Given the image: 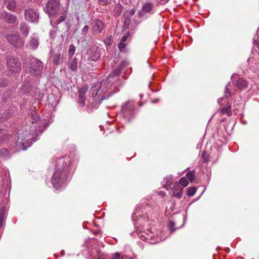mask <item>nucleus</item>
<instances>
[{
    "label": "nucleus",
    "mask_w": 259,
    "mask_h": 259,
    "mask_svg": "<svg viewBox=\"0 0 259 259\" xmlns=\"http://www.w3.org/2000/svg\"><path fill=\"white\" fill-rule=\"evenodd\" d=\"M67 178V164L63 158L58 159L55 171L51 179L52 184L56 189H59Z\"/></svg>",
    "instance_id": "nucleus-1"
},
{
    "label": "nucleus",
    "mask_w": 259,
    "mask_h": 259,
    "mask_svg": "<svg viewBox=\"0 0 259 259\" xmlns=\"http://www.w3.org/2000/svg\"><path fill=\"white\" fill-rule=\"evenodd\" d=\"M33 136L27 131L19 134L16 145L20 150H25L32 143Z\"/></svg>",
    "instance_id": "nucleus-2"
},
{
    "label": "nucleus",
    "mask_w": 259,
    "mask_h": 259,
    "mask_svg": "<svg viewBox=\"0 0 259 259\" xmlns=\"http://www.w3.org/2000/svg\"><path fill=\"white\" fill-rule=\"evenodd\" d=\"M7 68L12 73H18L21 69V63L16 57L8 55L6 57Z\"/></svg>",
    "instance_id": "nucleus-3"
},
{
    "label": "nucleus",
    "mask_w": 259,
    "mask_h": 259,
    "mask_svg": "<svg viewBox=\"0 0 259 259\" xmlns=\"http://www.w3.org/2000/svg\"><path fill=\"white\" fill-rule=\"evenodd\" d=\"M60 9V2L58 0H49L46 5L45 12L50 17H53L58 14Z\"/></svg>",
    "instance_id": "nucleus-4"
},
{
    "label": "nucleus",
    "mask_w": 259,
    "mask_h": 259,
    "mask_svg": "<svg viewBox=\"0 0 259 259\" xmlns=\"http://www.w3.org/2000/svg\"><path fill=\"white\" fill-rule=\"evenodd\" d=\"M42 62L36 58L30 60L29 62V72L31 75L38 76L42 69Z\"/></svg>",
    "instance_id": "nucleus-5"
},
{
    "label": "nucleus",
    "mask_w": 259,
    "mask_h": 259,
    "mask_svg": "<svg viewBox=\"0 0 259 259\" xmlns=\"http://www.w3.org/2000/svg\"><path fill=\"white\" fill-rule=\"evenodd\" d=\"M7 41L15 48H21L24 45V40L19 35L10 34L6 36Z\"/></svg>",
    "instance_id": "nucleus-6"
},
{
    "label": "nucleus",
    "mask_w": 259,
    "mask_h": 259,
    "mask_svg": "<svg viewBox=\"0 0 259 259\" xmlns=\"http://www.w3.org/2000/svg\"><path fill=\"white\" fill-rule=\"evenodd\" d=\"M25 18L32 22L37 23L39 20V13L37 11L33 8L26 9L24 12Z\"/></svg>",
    "instance_id": "nucleus-7"
},
{
    "label": "nucleus",
    "mask_w": 259,
    "mask_h": 259,
    "mask_svg": "<svg viewBox=\"0 0 259 259\" xmlns=\"http://www.w3.org/2000/svg\"><path fill=\"white\" fill-rule=\"evenodd\" d=\"M93 33L98 34L101 32L105 27L104 23L100 19H95L91 23Z\"/></svg>",
    "instance_id": "nucleus-8"
},
{
    "label": "nucleus",
    "mask_w": 259,
    "mask_h": 259,
    "mask_svg": "<svg viewBox=\"0 0 259 259\" xmlns=\"http://www.w3.org/2000/svg\"><path fill=\"white\" fill-rule=\"evenodd\" d=\"M154 12V4L151 2H146L144 4L142 8V11H140L138 14L141 17L143 16V13L152 14Z\"/></svg>",
    "instance_id": "nucleus-9"
},
{
    "label": "nucleus",
    "mask_w": 259,
    "mask_h": 259,
    "mask_svg": "<svg viewBox=\"0 0 259 259\" xmlns=\"http://www.w3.org/2000/svg\"><path fill=\"white\" fill-rule=\"evenodd\" d=\"M39 44V37L37 35L33 34L30 36L28 44L26 45V47L35 50L37 49Z\"/></svg>",
    "instance_id": "nucleus-10"
},
{
    "label": "nucleus",
    "mask_w": 259,
    "mask_h": 259,
    "mask_svg": "<svg viewBox=\"0 0 259 259\" xmlns=\"http://www.w3.org/2000/svg\"><path fill=\"white\" fill-rule=\"evenodd\" d=\"M0 16L2 19L9 24H13L17 20V17L15 15L9 13L5 11L2 12Z\"/></svg>",
    "instance_id": "nucleus-11"
},
{
    "label": "nucleus",
    "mask_w": 259,
    "mask_h": 259,
    "mask_svg": "<svg viewBox=\"0 0 259 259\" xmlns=\"http://www.w3.org/2000/svg\"><path fill=\"white\" fill-rule=\"evenodd\" d=\"M172 193L174 196L180 199L182 197L183 194V188L178 182H175L173 184L172 188Z\"/></svg>",
    "instance_id": "nucleus-12"
},
{
    "label": "nucleus",
    "mask_w": 259,
    "mask_h": 259,
    "mask_svg": "<svg viewBox=\"0 0 259 259\" xmlns=\"http://www.w3.org/2000/svg\"><path fill=\"white\" fill-rule=\"evenodd\" d=\"M127 66V63L124 61H122L119 66L115 69V70L112 72V74H110L108 76V79L111 78V77H116L119 75V74L120 73L121 70Z\"/></svg>",
    "instance_id": "nucleus-13"
},
{
    "label": "nucleus",
    "mask_w": 259,
    "mask_h": 259,
    "mask_svg": "<svg viewBox=\"0 0 259 259\" xmlns=\"http://www.w3.org/2000/svg\"><path fill=\"white\" fill-rule=\"evenodd\" d=\"M30 29V27L26 22H21L19 26V30L21 33L24 36V37H26L28 35Z\"/></svg>",
    "instance_id": "nucleus-14"
},
{
    "label": "nucleus",
    "mask_w": 259,
    "mask_h": 259,
    "mask_svg": "<svg viewBox=\"0 0 259 259\" xmlns=\"http://www.w3.org/2000/svg\"><path fill=\"white\" fill-rule=\"evenodd\" d=\"M135 109V105L133 102H127L122 107V111L125 114H129Z\"/></svg>",
    "instance_id": "nucleus-15"
},
{
    "label": "nucleus",
    "mask_w": 259,
    "mask_h": 259,
    "mask_svg": "<svg viewBox=\"0 0 259 259\" xmlns=\"http://www.w3.org/2000/svg\"><path fill=\"white\" fill-rule=\"evenodd\" d=\"M221 112L222 114H226L229 116H231L232 114L231 110V103L227 101V105L221 109Z\"/></svg>",
    "instance_id": "nucleus-16"
},
{
    "label": "nucleus",
    "mask_w": 259,
    "mask_h": 259,
    "mask_svg": "<svg viewBox=\"0 0 259 259\" xmlns=\"http://www.w3.org/2000/svg\"><path fill=\"white\" fill-rule=\"evenodd\" d=\"M78 61L76 58L69 57L68 60V67L72 71L76 70L77 67Z\"/></svg>",
    "instance_id": "nucleus-17"
},
{
    "label": "nucleus",
    "mask_w": 259,
    "mask_h": 259,
    "mask_svg": "<svg viewBox=\"0 0 259 259\" xmlns=\"http://www.w3.org/2000/svg\"><path fill=\"white\" fill-rule=\"evenodd\" d=\"M5 5L8 10L12 11H14L16 8L15 0H5Z\"/></svg>",
    "instance_id": "nucleus-18"
},
{
    "label": "nucleus",
    "mask_w": 259,
    "mask_h": 259,
    "mask_svg": "<svg viewBox=\"0 0 259 259\" xmlns=\"http://www.w3.org/2000/svg\"><path fill=\"white\" fill-rule=\"evenodd\" d=\"M66 19V11L64 12V13L62 14V15L60 16L57 20H56L53 23H52V21H51V24L53 26L56 27L58 25H59L61 22H63Z\"/></svg>",
    "instance_id": "nucleus-19"
},
{
    "label": "nucleus",
    "mask_w": 259,
    "mask_h": 259,
    "mask_svg": "<svg viewBox=\"0 0 259 259\" xmlns=\"http://www.w3.org/2000/svg\"><path fill=\"white\" fill-rule=\"evenodd\" d=\"M63 61V56L60 53H56L53 57V63L56 65L62 64Z\"/></svg>",
    "instance_id": "nucleus-20"
},
{
    "label": "nucleus",
    "mask_w": 259,
    "mask_h": 259,
    "mask_svg": "<svg viewBox=\"0 0 259 259\" xmlns=\"http://www.w3.org/2000/svg\"><path fill=\"white\" fill-rule=\"evenodd\" d=\"M88 90V88L87 86H84L80 88L79 91L78 98H85V95Z\"/></svg>",
    "instance_id": "nucleus-21"
},
{
    "label": "nucleus",
    "mask_w": 259,
    "mask_h": 259,
    "mask_svg": "<svg viewBox=\"0 0 259 259\" xmlns=\"http://www.w3.org/2000/svg\"><path fill=\"white\" fill-rule=\"evenodd\" d=\"M186 176L187 180L188 179L191 182H192L195 179V173L193 170L190 171L186 174Z\"/></svg>",
    "instance_id": "nucleus-22"
},
{
    "label": "nucleus",
    "mask_w": 259,
    "mask_h": 259,
    "mask_svg": "<svg viewBox=\"0 0 259 259\" xmlns=\"http://www.w3.org/2000/svg\"><path fill=\"white\" fill-rule=\"evenodd\" d=\"M75 52V46L71 44L69 45V49L68 51V54L69 57H72L73 55L74 54Z\"/></svg>",
    "instance_id": "nucleus-23"
},
{
    "label": "nucleus",
    "mask_w": 259,
    "mask_h": 259,
    "mask_svg": "<svg viewBox=\"0 0 259 259\" xmlns=\"http://www.w3.org/2000/svg\"><path fill=\"white\" fill-rule=\"evenodd\" d=\"M247 84V82H236V87L240 90L246 89Z\"/></svg>",
    "instance_id": "nucleus-24"
},
{
    "label": "nucleus",
    "mask_w": 259,
    "mask_h": 259,
    "mask_svg": "<svg viewBox=\"0 0 259 259\" xmlns=\"http://www.w3.org/2000/svg\"><path fill=\"white\" fill-rule=\"evenodd\" d=\"M196 192L195 187H190L187 189V194L189 196H193Z\"/></svg>",
    "instance_id": "nucleus-25"
},
{
    "label": "nucleus",
    "mask_w": 259,
    "mask_h": 259,
    "mask_svg": "<svg viewBox=\"0 0 259 259\" xmlns=\"http://www.w3.org/2000/svg\"><path fill=\"white\" fill-rule=\"evenodd\" d=\"M179 183H180L179 184H181L184 187H186L189 184L188 181L187 179L185 177L181 178V179L179 181Z\"/></svg>",
    "instance_id": "nucleus-26"
},
{
    "label": "nucleus",
    "mask_w": 259,
    "mask_h": 259,
    "mask_svg": "<svg viewBox=\"0 0 259 259\" xmlns=\"http://www.w3.org/2000/svg\"><path fill=\"white\" fill-rule=\"evenodd\" d=\"M112 259H127L125 255L121 256L119 253H116Z\"/></svg>",
    "instance_id": "nucleus-27"
},
{
    "label": "nucleus",
    "mask_w": 259,
    "mask_h": 259,
    "mask_svg": "<svg viewBox=\"0 0 259 259\" xmlns=\"http://www.w3.org/2000/svg\"><path fill=\"white\" fill-rule=\"evenodd\" d=\"M4 133V130H0V143L3 142L5 141V139L6 137Z\"/></svg>",
    "instance_id": "nucleus-28"
},
{
    "label": "nucleus",
    "mask_w": 259,
    "mask_h": 259,
    "mask_svg": "<svg viewBox=\"0 0 259 259\" xmlns=\"http://www.w3.org/2000/svg\"><path fill=\"white\" fill-rule=\"evenodd\" d=\"M31 116L32 119L33 120L32 121V122H33L34 121L35 122V121H37L39 118L38 114L35 112L31 113Z\"/></svg>",
    "instance_id": "nucleus-29"
},
{
    "label": "nucleus",
    "mask_w": 259,
    "mask_h": 259,
    "mask_svg": "<svg viewBox=\"0 0 259 259\" xmlns=\"http://www.w3.org/2000/svg\"><path fill=\"white\" fill-rule=\"evenodd\" d=\"M12 115V113L10 111H6L3 114V119L4 120L9 118Z\"/></svg>",
    "instance_id": "nucleus-30"
},
{
    "label": "nucleus",
    "mask_w": 259,
    "mask_h": 259,
    "mask_svg": "<svg viewBox=\"0 0 259 259\" xmlns=\"http://www.w3.org/2000/svg\"><path fill=\"white\" fill-rule=\"evenodd\" d=\"M78 103L80 107H83L84 105L85 98H78Z\"/></svg>",
    "instance_id": "nucleus-31"
},
{
    "label": "nucleus",
    "mask_w": 259,
    "mask_h": 259,
    "mask_svg": "<svg viewBox=\"0 0 259 259\" xmlns=\"http://www.w3.org/2000/svg\"><path fill=\"white\" fill-rule=\"evenodd\" d=\"M89 27L88 25H85L82 29V33L86 35L88 32Z\"/></svg>",
    "instance_id": "nucleus-32"
},
{
    "label": "nucleus",
    "mask_w": 259,
    "mask_h": 259,
    "mask_svg": "<svg viewBox=\"0 0 259 259\" xmlns=\"http://www.w3.org/2000/svg\"><path fill=\"white\" fill-rule=\"evenodd\" d=\"M69 27H68L67 31L66 32H65L64 33V34H62L61 35V38L62 42L64 41V40H65V37H66V35L67 34V32L69 31Z\"/></svg>",
    "instance_id": "nucleus-33"
},
{
    "label": "nucleus",
    "mask_w": 259,
    "mask_h": 259,
    "mask_svg": "<svg viewBox=\"0 0 259 259\" xmlns=\"http://www.w3.org/2000/svg\"><path fill=\"white\" fill-rule=\"evenodd\" d=\"M129 35H130V33H127L126 34L122 36L121 39L120 40V41L122 42H124V43L126 41V40H127V38L128 37Z\"/></svg>",
    "instance_id": "nucleus-34"
},
{
    "label": "nucleus",
    "mask_w": 259,
    "mask_h": 259,
    "mask_svg": "<svg viewBox=\"0 0 259 259\" xmlns=\"http://www.w3.org/2000/svg\"><path fill=\"white\" fill-rule=\"evenodd\" d=\"M0 153L3 156H7L8 154V151L6 148H2L1 150Z\"/></svg>",
    "instance_id": "nucleus-35"
},
{
    "label": "nucleus",
    "mask_w": 259,
    "mask_h": 259,
    "mask_svg": "<svg viewBox=\"0 0 259 259\" xmlns=\"http://www.w3.org/2000/svg\"><path fill=\"white\" fill-rule=\"evenodd\" d=\"M125 46L126 45L124 42H122L121 41H120L119 44L118 45V48L120 51L124 49Z\"/></svg>",
    "instance_id": "nucleus-36"
},
{
    "label": "nucleus",
    "mask_w": 259,
    "mask_h": 259,
    "mask_svg": "<svg viewBox=\"0 0 259 259\" xmlns=\"http://www.w3.org/2000/svg\"><path fill=\"white\" fill-rule=\"evenodd\" d=\"M230 83H231V82H230L229 83L226 87V92L225 95L226 98H228L230 95V92H229V87L230 85Z\"/></svg>",
    "instance_id": "nucleus-37"
},
{
    "label": "nucleus",
    "mask_w": 259,
    "mask_h": 259,
    "mask_svg": "<svg viewBox=\"0 0 259 259\" xmlns=\"http://www.w3.org/2000/svg\"><path fill=\"white\" fill-rule=\"evenodd\" d=\"M116 10H117V15H120L121 12V7H118L117 8H116Z\"/></svg>",
    "instance_id": "nucleus-38"
},
{
    "label": "nucleus",
    "mask_w": 259,
    "mask_h": 259,
    "mask_svg": "<svg viewBox=\"0 0 259 259\" xmlns=\"http://www.w3.org/2000/svg\"><path fill=\"white\" fill-rule=\"evenodd\" d=\"M99 1L106 4L109 3L111 0H99Z\"/></svg>",
    "instance_id": "nucleus-39"
},
{
    "label": "nucleus",
    "mask_w": 259,
    "mask_h": 259,
    "mask_svg": "<svg viewBox=\"0 0 259 259\" xmlns=\"http://www.w3.org/2000/svg\"><path fill=\"white\" fill-rule=\"evenodd\" d=\"M160 2L163 4H165L166 3H167L169 0H159Z\"/></svg>",
    "instance_id": "nucleus-40"
},
{
    "label": "nucleus",
    "mask_w": 259,
    "mask_h": 259,
    "mask_svg": "<svg viewBox=\"0 0 259 259\" xmlns=\"http://www.w3.org/2000/svg\"><path fill=\"white\" fill-rule=\"evenodd\" d=\"M224 100L223 98L220 99L218 101L219 103L221 104V102Z\"/></svg>",
    "instance_id": "nucleus-41"
},
{
    "label": "nucleus",
    "mask_w": 259,
    "mask_h": 259,
    "mask_svg": "<svg viewBox=\"0 0 259 259\" xmlns=\"http://www.w3.org/2000/svg\"><path fill=\"white\" fill-rule=\"evenodd\" d=\"M54 32H54V31H53V30L51 31L50 32V35H51V36H52V35H53V33H54Z\"/></svg>",
    "instance_id": "nucleus-42"
},
{
    "label": "nucleus",
    "mask_w": 259,
    "mask_h": 259,
    "mask_svg": "<svg viewBox=\"0 0 259 259\" xmlns=\"http://www.w3.org/2000/svg\"><path fill=\"white\" fill-rule=\"evenodd\" d=\"M238 75L237 74H234L231 77V79L233 78V77H235L236 78V76H237Z\"/></svg>",
    "instance_id": "nucleus-43"
},
{
    "label": "nucleus",
    "mask_w": 259,
    "mask_h": 259,
    "mask_svg": "<svg viewBox=\"0 0 259 259\" xmlns=\"http://www.w3.org/2000/svg\"><path fill=\"white\" fill-rule=\"evenodd\" d=\"M2 218H0V223H2Z\"/></svg>",
    "instance_id": "nucleus-44"
},
{
    "label": "nucleus",
    "mask_w": 259,
    "mask_h": 259,
    "mask_svg": "<svg viewBox=\"0 0 259 259\" xmlns=\"http://www.w3.org/2000/svg\"><path fill=\"white\" fill-rule=\"evenodd\" d=\"M97 90H98V89H96V93H95V94H96V95H97V93H98Z\"/></svg>",
    "instance_id": "nucleus-45"
},
{
    "label": "nucleus",
    "mask_w": 259,
    "mask_h": 259,
    "mask_svg": "<svg viewBox=\"0 0 259 259\" xmlns=\"http://www.w3.org/2000/svg\"><path fill=\"white\" fill-rule=\"evenodd\" d=\"M2 65L0 64V69L2 68Z\"/></svg>",
    "instance_id": "nucleus-46"
},
{
    "label": "nucleus",
    "mask_w": 259,
    "mask_h": 259,
    "mask_svg": "<svg viewBox=\"0 0 259 259\" xmlns=\"http://www.w3.org/2000/svg\"><path fill=\"white\" fill-rule=\"evenodd\" d=\"M207 161V160L206 159H205L204 160V162H206Z\"/></svg>",
    "instance_id": "nucleus-47"
},
{
    "label": "nucleus",
    "mask_w": 259,
    "mask_h": 259,
    "mask_svg": "<svg viewBox=\"0 0 259 259\" xmlns=\"http://www.w3.org/2000/svg\"><path fill=\"white\" fill-rule=\"evenodd\" d=\"M202 156H203V157H204V153H203V154H202Z\"/></svg>",
    "instance_id": "nucleus-48"
},
{
    "label": "nucleus",
    "mask_w": 259,
    "mask_h": 259,
    "mask_svg": "<svg viewBox=\"0 0 259 259\" xmlns=\"http://www.w3.org/2000/svg\"><path fill=\"white\" fill-rule=\"evenodd\" d=\"M129 259H133V258L130 257V258H129Z\"/></svg>",
    "instance_id": "nucleus-49"
},
{
    "label": "nucleus",
    "mask_w": 259,
    "mask_h": 259,
    "mask_svg": "<svg viewBox=\"0 0 259 259\" xmlns=\"http://www.w3.org/2000/svg\"><path fill=\"white\" fill-rule=\"evenodd\" d=\"M0 224L1 225V223H0Z\"/></svg>",
    "instance_id": "nucleus-50"
}]
</instances>
